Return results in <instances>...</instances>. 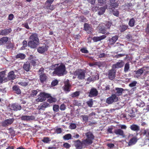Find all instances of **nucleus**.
Here are the masks:
<instances>
[{"label": "nucleus", "instance_id": "14", "mask_svg": "<svg viewBox=\"0 0 149 149\" xmlns=\"http://www.w3.org/2000/svg\"><path fill=\"white\" fill-rule=\"evenodd\" d=\"M48 47L46 45H43L40 47L38 48V52L41 54H42L47 51L48 49Z\"/></svg>", "mask_w": 149, "mask_h": 149}, {"label": "nucleus", "instance_id": "57", "mask_svg": "<svg viewBox=\"0 0 149 149\" xmlns=\"http://www.w3.org/2000/svg\"><path fill=\"white\" fill-rule=\"evenodd\" d=\"M99 4L102 5L106 3V0H98Z\"/></svg>", "mask_w": 149, "mask_h": 149}, {"label": "nucleus", "instance_id": "33", "mask_svg": "<svg viewBox=\"0 0 149 149\" xmlns=\"http://www.w3.org/2000/svg\"><path fill=\"white\" fill-rule=\"evenodd\" d=\"M107 8V6H106L105 7H101L99 8L98 10V14L99 15H102L104 14V13L105 9Z\"/></svg>", "mask_w": 149, "mask_h": 149}, {"label": "nucleus", "instance_id": "26", "mask_svg": "<svg viewBox=\"0 0 149 149\" xmlns=\"http://www.w3.org/2000/svg\"><path fill=\"white\" fill-rule=\"evenodd\" d=\"M106 36L105 35H103L102 36L98 37H94L93 40L94 42H97L103 39L106 38Z\"/></svg>", "mask_w": 149, "mask_h": 149}, {"label": "nucleus", "instance_id": "46", "mask_svg": "<svg viewBox=\"0 0 149 149\" xmlns=\"http://www.w3.org/2000/svg\"><path fill=\"white\" fill-rule=\"evenodd\" d=\"M98 57L100 58H105L107 57V54H105L104 53H101L98 54Z\"/></svg>", "mask_w": 149, "mask_h": 149}, {"label": "nucleus", "instance_id": "35", "mask_svg": "<svg viewBox=\"0 0 149 149\" xmlns=\"http://www.w3.org/2000/svg\"><path fill=\"white\" fill-rule=\"evenodd\" d=\"M135 24V19L134 18H132L130 20L128 24L129 26L131 27L134 26Z\"/></svg>", "mask_w": 149, "mask_h": 149}, {"label": "nucleus", "instance_id": "4", "mask_svg": "<svg viewBox=\"0 0 149 149\" xmlns=\"http://www.w3.org/2000/svg\"><path fill=\"white\" fill-rule=\"evenodd\" d=\"M75 146L78 149H81L83 147H86L88 146L86 142H84V139H82V141L78 140L75 141Z\"/></svg>", "mask_w": 149, "mask_h": 149}, {"label": "nucleus", "instance_id": "10", "mask_svg": "<svg viewBox=\"0 0 149 149\" xmlns=\"http://www.w3.org/2000/svg\"><path fill=\"white\" fill-rule=\"evenodd\" d=\"M13 118L7 119L1 122V124L3 126L6 127L11 124L14 121Z\"/></svg>", "mask_w": 149, "mask_h": 149}, {"label": "nucleus", "instance_id": "37", "mask_svg": "<svg viewBox=\"0 0 149 149\" xmlns=\"http://www.w3.org/2000/svg\"><path fill=\"white\" fill-rule=\"evenodd\" d=\"M25 55L23 53H19L16 56V58H20L21 59H24L25 57Z\"/></svg>", "mask_w": 149, "mask_h": 149}, {"label": "nucleus", "instance_id": "34", "mask_svg": "<svg viewBox=\"0 0 149 149\" xmlns=\"http://www.w3.org/2000/svg\"><path fill=\"white\" fill-rule=\"evenodd\" d=\"M13 89L17 94H19L21 93L20 90L17 86H14L13 87Z\"/></svg>", "mask_w": 149, "mask_h": 149}, {"label": "nucleus", "instance_id": "47", "mask_svg": "<svg viewBox=\"0 0 149 149\" xmlns=\"http://www.w3.org/2000/svg\"><path fill=\"white\" fill-rule=\"evenodd\" d=\"M143 134H144L146 135V136L148 137V140L149 142V129H147L146 130H144L143 132Z\"/></svg>", "mask_w": 149, "mask_h": 149}, {"label": "nucleus", "instance_id": "52", "mask_svg": "<svg viewBox=\"0 0 149 149\" xmlns=\"http://www.w3.org/2000/svg\"><path fill=\"white\" fill-rule=\"evenodd\" d=\"M18 84L23 86H25L28 85V82L24 81H22L18 83Z\"/></svg>", "mask_w": 149, "mask_h": 149}, {"label": "nucleus", "instance_id": "22", "mask_svg": "<svg viewBox=\"0 0 149 149\" xmlns=\"http://www.w3.org/2000/svg\"><path fill=\"white\" fill-rule=\"evenodd\" d=\"M98 29L100 33L103 34L106 33L107 28L105 27V24H103L99 25L98 26Z\"/></svg>", "mask_w": 149, "mask_h": 149}, {"label": "nucleus", "instance_id": "25", "mask_svg": "<svg viewBox=\"0 0 149 149\" xmlns=\"http://www.w3.org/2000/svg\"><path fill=\"white\" fill-rule=\"evenodd\" d=\"M29 60L31 61L30 62L33 66L36 65V61L37 60L36 57L33 55H31L29 58Z\"/></svg>", "mask_w": 149, "mask_h": 149}, {"label": "nucleus", "instance_id": "49", "mask_svg": "<svg viewBox=\"0 0 149 149\" xmlns=\"http://www.w3.org/2000/svg\"><path fill=\"white\" fill-rule=\"evenodd\" d=\"M87 103L89 107H92L93 104L92 99L89 100L87 102Z\"/></svg>", "mask_w": 149, "mask_h": 149}, {"label": "nucleus", "instance_id": "15", "mask_svg": "<svg viewBox=\"0 0 149 149\" xmlns=\"http://www.w3.org/2000/svg\"><path fill=\"white\" fill-rule=\"evenodd\" d=\"M35 117L33 116H22L21 117V119L23 120L30 121L35 119Z\"/></svg>", "mask_w": 149, "mask_h": 149}, {"label": "nucleus", "instance_id": "51", "mask_svg": "<svg viewBox=\"0 0 149 149\" xmlns=\"http://www.w3.org/2000/svg\"><path fill=\"white\" fill-rule=\"evenodd\" d=\"M81 117L82 118L83 121L85 122H86L88 120V117L86 115H82Z\"/></svg>", "mask_w": 149, "mask_h": 149}, {"label": "nucleus", "instance_id": "18", "mask_svg": "<svg viewBox=\"0 0 149 149\" xmlns=\"http://www.w3.org/2000/svg\"><path fill=\"white\" fill-rule=\"evenodd\" d=\"M39 41L38 36L36 33L33 34L29 38V41Z\"/></svg>", "mask_w": 149, "mask_h": 149}, {"label": "nucleus", "instance_id": "5", "mask_svg": "<svg viewBox=\"0 0 149 149\" xmlns=\"http://www.w3.org/2000/svg\"><path fill=\"white\" fill-rule=\"evenodd\" d=\"M44 69L43 68H40L38 71V74L40 76V79L42 83H43L47 79V77L44 73Z\"/></svg>", "mask_w": 149, "mask_h": 149}, {"label": "nucleus", "instance_id": "40", "mask_svg": "<svg viewBox=\"0 0 149 149\" xmlns=\"http://www.w3.org/2000/svg\"><path fill=\"white\" fill-rule=\"evenodd\" d=\"M128 28V26L126 25H123L120 26L119 29L121 32L125 31Z\"/></svg>", "mask_w": 149, "mask_h": 149}, {"label": "nucleus", "instance_id": "11", "mask_svg": "<svg viewBox=\"0 0 149 149\" xmlns=\"http://www.w3.org/2000/svg\"><path fill=\"white\" fill-rule=\"evenodd\" d=\"M50 106V104L47 102H45L41 104L38 107L39 110H45V108Z\"/></svg>", "mask_w": 149, "mask_h": 149}, {"label": "nucleus", "instance_id": "45", "mask_svg": "<svg viewBox=\"0 0 149 149\" xmlns=\"http://www.w3.org/2000/svg\"><path fill=\"white\" fill-rule=\"evenodd\" d=\"M79 95V91H76L75 92L72 93L70 96L73 97H77Z\"/></svg>", "mask_w": 149, "mask_h": 149}, {"label": "nucleus", "instance_id": "54", "mask_svg": "<svg viewBox=\"0 0 149 149\" xmlns=\"http://www.w3.org/2000/svg\"><path fill=\"white\" fill-rule=\"evenodd\" d=\"M53 110L56 112H57L58 111L59 106L58 105H54L53 107Z\"/></svg>", "mask_w": 149, "mask_h": 149}, {"label": "nucleus", "instance_id": "61", "mask_svg": "<svg viewBox=\"0 0 149 149\" xmlns=\"http://www.w3.org/2000/svg\"><path fill=\"white\" fill-rule=\"evenodd\" d=\"M5 72L3 71L0 72V77L1 78H5Z\"/></svg>", "mask_w": 149, "mask_h": 149}, {"label": "nucleus", "instance_id": "32", "mask_svg": "<svg viewBox=\"0 0 149 149\" xmlns=\"http://www.w3.org/2000/svg\"><path fill=\"white\" fill-rule=\"evenodd\" d=\"M130 129L133 131H137L139 130V127L138 125L133 124L130 127Z\"/></svg>", "mask_w": 149, "mask_h": 149}, {"label": "nucleus", "instance_id": "3", "mask_svg": "<svg viewBox=\"0 0 149 149\" xmlns=\"http://www.w3.org/2000/svg\"><path fill=\"white\" fill-rule=\"evenodd\" d=\"M49 96L50 95L49 94L44 92L41 93L39 95L38 97L36 99V100L37 102H42L45 101Z\"/></svg>", "mask_w": 149, "mask_h": 149}, {"label": "nucleus", "instance_id": "9", "mask_svg": "<svg viewBox=\"0 0 149 149\" xmlns=\"http://www.w3.org/2000/svg\"><path fill=\"white\" fill-rule=\"evenodd\" d=\"M9 107L11 110L15 111L20 110L22 108L21 105L17 103H14L10 105Z\"/></svg>", "mask_w": 149, "mask_h": 149}, {"label": "nucleus", "instance_id": "20", "mask_svg": "<svg viewBox=\"0 0 149 149\" xmlns=\"http://www.w3.org/2000/svg\"><path fill=\"white\" fill-rule=\"evenodd\" d=\"M137 141V139L136 137H133L130 139L128 143L127 146H132L135 144Z\"/></svg>", "mask_w": 149, "mask_h": 149}, {"label": "nucleus", "instance_id": "28", "mask_svg": "<svg viewBox=\"0 0 149 149\" xmlns=\"http://www.w3.org/2000/svg\"><path fill=\"white\" fill-rule=\"evenodd\" d=\"M23 68L26 71H29L30 69V63L28 62L25 63L24 65Z\"/></svg>", "mask_w": 149, "mask_h": 149}, {"label": "nucleus", "instance_id": "6", "mask_svg": "<svg viewBox=\"0 0 149 149\" xmlns=\"http://www.w3.org/2000/svg\"><path fill=\"white\" fill-rule=\"evenodd\" d=\"M85 71L82 70H78L74 73L75 75L77 76V78L80 79H83L85 77Z\"/></svg>", "mask_w": 149, "mask_h": 149}, {"label": "nucleus", "instance_id": "60", "mask_svg": "<svg viewBox=\"0 0 149 149\" xmlns=\"http://www.w3.org/2000/svg\"><path fill=\"white\" fill-rule=\"evenodd\" d=\"M27 46V42L26 40H24L23 42V46L22 48V49H24Z\"/></svg>", "mask_w": 149, "mask_h": 149}, {"label": "nucleus", "instance_id": "58", "mask_svg": "<svg viewBox=\"0 0 149 149\" xmlns=\"http://www.w3.org/2000/svg\"><path fill=\"white\" fill-rule=\"evenodd\" d=\"M76 127V125L74 123H71L69 126V128L71 129H74Z\"/></svg>", "mask_w": 149, "mask_h": 149}, {"label": "nucleus", "instance_id": "23", "mask_svg": "<svg viewBox=\"0 0 149 149\" xmlns=\"http://www.w3.org/2000/svg\"><path fill=\"white\" fill-rule=\"evenodd\" d=\"M16 75L14 74L13 71L10 72L8 74V79L10 80H14L15 78Z\"/></svg>", "mask_w": 149, "mask_h": 149}, {"label": "nucleus", "instance_id": "41", "mask_svg": "<svg viewBox=\"0 0 149 149\" xmlns=\"http://www.w3.org/2000/svg\"><path fill=\"white\" fill-rule=\"evenodd\" d=\"M47 98H48V99L47 101L48 102L50 103L55 102L56 101V100L55 98L52 97L50 96V95Z\"/></svg>", "mask_w": 149, "mask_h": 149}, {"label": "nucleus", "instance_id": "36", "mask_svg": "<svg viewBox=\"0 0 149 149\" xmlns=\"http://www.w3.org/2000/svg\"><path fill=\"white\" fill-rule=\"evenodd\" d=\"M127 114L128 116L131 118L134 117L135 116V114L134 112L132 109L129 110Z\"/></svg>", "mask_w": 149, "mask_h": 149}, {"label": "nucleus", "instance_id": "21", "mask_svg": "<svg viewBox=\"0 0 149 149\" xmlns=\"http://www.w3.org/2000/svg\"><path fill=\"white\" fill-rule=\"evenodd\" d=\"M116 71L114 69H112L109 71L108 76L109 79L112 80L115 77Z\"/></svg>", "mask_w": 149, "mask_h": 149}, {"label": "nucleus", "instance_id": "1", "mask_svg": "<svg viewBox=\"0 0 149 149\" xmlns=\"http://www.w3.org/2000/svg\"><path fill=\"white\" fill-rule=\"evenodd\" d=\"M66 73L65 66L62 64L56 69L53 72V75L55 76L56 74L58 76H61L66 74Z\"/></svg>", "mask_w": 149, "mask_h": 149}, {"label": "nucleus", "instance_id": "62", "mask_svg": "<svg viewBox=\"0 0 149 149\" xmlns=\"http://www.w3.org/2000/svg\"><path fill=\"white\" fill-rule=\"evenodd\" d=\"M58 81L57 80H53L52 83V85L53 86L56 85L58 83Z\"/></svg>", "mask_w": 149, "mask_h": 149}, {"label": "nucleus", "instance_id": "7", "mask_svg": "<svg viewBox=\"0 0 149 149\" xmlns=\"http://www.w3.org/2000/svg\"><path fill=\"white\" fill-rule=\"evenodd\" d=\"M147 68H142L139 69L137 71H135V73L134 74V77L135 78H138L143 73L145 74L148 73V71H146Z\"/></svg>", "mask_w": 149, "mask_h": 149}, {"label": "nucleus", "instance_id": "8", "mask_svg": "<svg viewBox=\"0 0 149 149\" xmlns=\"http://www.w3.org/2000/svg\"><path fill=\"white\" fill-rule=\"evenodd\" d=\"M118 100V97L115 94H113L111 96L108 97L106 100V103L108 104H111L113 102L117 101Z\"/></svg>", "mask_w": 149, "mask_h": 149}, {"label": "nucleus", "instance_id": "59", "mask_svg": "<svg viewBox=\"0 0 149 149\" xmlns=\"http://www.w3.org/2000/svg\"><path fill=\"white\" fill-rule=\"evenodd\" d=\"M50 141L48 137L44 138L42 140V141L46 143H48L49 141Z\"/></svg>", "mask_w": 149, "mask_h": 149}, {"label": "nucleus", "instance_id": "39", "mask_svg": "<svg viewBox=\"0 0 149 149\" xmlns=\"http://www.w3.org/2000/svg\"><path fill=\"white\" fill-rule=\"evenodd\" d=\"M98 79V76L97 75H96V76H95L94 77H89L87 79V80L88 81L91 82V81H94L96 79Z\"/></svg>", "mask_w": 149, "mask_h": 149}, {"label": "nucleus", "instance_id": "55", "mask_svg": "<svg viewBox=\"0 0 149 149\" xmlns=\"http://www.w3.org/2000/svg\"><path fill=\"white\" fill-rule=\"evenodd\" d=\"M37 91L36 90H33L32 91L31 93V97H34L37 93Z\"/></svg>", "mask_w": 149, "mask_h": 149}, {"label": "nucleus", "instance_id": "12", "mask_svg": "<svg viewBox=\"0 0 149 149\" xmlns=\"http://www.w3.org/2000/svg\"><path fill=\"white\" fill-rule=\"evenodd\" d=\"M39 44V41H29L28 45L29 47L31 48H35Z\"/></svg>", "mask_w": 149, "mask_h": 149}, {"label": "nucleus", "instance_id": "24", "mask_svg": "<svg viewBox=\"0 0 149 149\" xmlns=\"http://www.w3.org/2000/svg\"><path fill=\"white\" fill-rule=\"evenodd\" d=\"M70 87L71 85L69 83V80H67L65 82L64 90L65 91L69 92Z\"/></svg>", "mask_w": 149, "mask_h": 149}, {"label": "nucleus", "instance_id": "30", "mask_svg": "<svg viewBox=\"0 0 149 149\" xmlns=\"http://www.w3.org/2000/svg\"><path fill=\"white\" fill-rule=\"evenodd\" d=\"M8 41V38L6 37H4L0 38V45L6 44Z\"/></svg>", "mask_w": 149, "mask_h": 149}, {"label": "nucleus", "instance_id": "56", "mask_svg": "<svg viewBox=\"0 0 149 149\" xmlns=\"http://www.w3.org/2000/svg\"><path fill=\"white\" fill-rule=\"evenodd\" d=\"M111 22H108L106 24H105V27L107 28V29H109L111 26Z\"/></svg>", "mask_w": 149, "mask_h": 149}, {"label": "nucleus", "instance_id": "19", "mask_svg": "<svg viewBox=\"0 0 149 149\" xmlns=\"http://www.w3.org/2000/svg\"><path fill=\"white\" fill-rule=\"evenodd\" d=\"M124 64V62L122 61L117 62L116 64H114L113 65V68H118L123 67Z\"/></svg>", "mask_w": 149, "mask_h": 149}, {"label": "nucleus", "instance_id": "48", "mask_svg": "<svg viewBox=\"0 0 149 149\" xmlns=\"http://www.w3.org/2000/svg\"><path fill=\"white\" fill-rule=\"evenodd\" d=\"M112 13L113 14L116 16H118L119 14V11L116 9H114L112 10Z\"/></svg>", "mask_w": 149, "mask_h": 149}, {"label": "nucleus", "instance_id": "64", "mask_svg": "<svg viewBox=\"0 0 149 149\" xmlns=\"http://www.w3.org/2000/svg\"><path fill=\"white\" fill-rule=\"evenodd\" d=\"M81 51L84 53H88V51L86 48H83L81 49L80 50Z\"/></svg>", "mask_w": 149, "mask_h": 149}, {"label": "nucleus", "instance_id": "29", "mask_svg": "<svg viewBox=\"0 0 149 149\" xmlns=\"http://www.w3.org/2000/svg\"><path fill=\"white\" fill-rule=\"evenodd\" d=\"M118 38V36H115L113 37L111 39L109 40V44L110 45H112L117 40Z\"/></svg>", "mask_w": 149, "mask_h": 149}, {"label": "nucleus", "instance_id": "17", "mask_svg": "<svg viewBox=\"0 0 149 149\" xmlns=\"http://www.w3.org/2000/svg\"><path fill=\"white\" fill-rule=\"evenodd\" d=\"M84 29L88 33H90L92 31V29L91 26L87 23L84 24Z\"/></svg>", "mask_w": 149, "mask_h": 149}, {"label": "nucleus", "instance_id": "44", "mask_svg": "<svg viewBox=\"0 0 149 149\" xmlns=\"http://www.w3.org/2000/svg\"><path fill=\"white\" fill-rule=\"evenodd\" d=\"M118 6V3L116 2H113L110 3V9H112L115 8H116Z\"/></svg>", "mask_w": 149, "mask_h": 149}, {"label": "nucleus", "instance_id": "38", "mask_svg": "<svg viewBox=\"0 0 149 149\" xmlns=\"http://www.w3.org/2000/svg\"><path fill=\"white\" fill-rule=\"evenodd\" d=\"M129 70L130 64L128 63H127L125 65L124 72L125 73H127L129 71Z\"/></svg>", "mask_w": 149, "mask_h": 149}, {"label": "nucleus", "instance_id": "16", "mask_svg": "<svg viewBox=\"0 0 149 149\" xmlns=\"http://www.w3.org/2000/svg\"><path fill=\"white\" fill-rule=\"evenodd\" d=\"M98 94V92L96 89L95 88H91L89 94L90 97H93L97 96Z\"/></svg>", "mask_w": 149, "mask_h": 149}, {"label": "nucleus", "instance_id": "27", "mask_svg": "<svg viewBox=\"0 0 149 149\" xmlns=\"http://www.w3.org/2000/svg\"><path fill=\"white\" fill-rule=\"evenodd\" d=\"M11 31V29H5L1 31L0 35H1L6 36L10 33Z\"/></svg>", "mask_w": 149, "mask_h": 149}, {"label": "nucleus", "instance_id": "31", "mask_svg": "<svg viewBox=\"0 0 149 149\" xmlns=\"http://www.w3.org/2000/svg\"><path fill=\"white\" fill-rule=\"evenodd\" d=\"M116 93L115 95L118 96H120L121 95L124 90L122 88H116Z\"/></svg>", "mask_w": 149, "mask_h": 149}, {"label": "nucleus", "instance_id": "63", "mask_svg": "<svg viewBox=\"0 0 149 149\" xmlns=\"http://www.w3.org/2000/svg\"><path fill=\"white\" fill-rule=\"evenodd\" d=\"M58 64H55L54 65H53L50 66V69L52 70H56L57 68V67L58 66Z\"/></svg>", "mask_w": 149, "mask_h": 149}, {"label": "nucleus", "instance_id": "42", "mask_svg": "<svg viewBox=\"0 0 149 149\" xmlns=\"http://www.w3.org/2000/svg\"><path fill=\"white\" fill-rule=\"evenodd\" d=\"M136 104L139 107H142L144 105V103L142 101L140 100H137Z\"/></svg>", "mask_w": 149, "mask_h": 149}, {"label": "nucleus", "instance_id": "2", "mask_svg": "<svg viewBox=\"0 0 149 149\" xmlns=\"http://www.w3.org/2000/svg\"><path fill=\"white\" fill-rule=\"evenodd\" d=\"M84 134L86 136V138L83 139L84 142H86L88 146L92 144L93 143V140L94 139L95 136L91 132H88L83 134V136Z\"/></svg>", "mask_w": 149, "mask_h": 149}, {"label": "nucleus", "instance_id": "50", "mask_svg": "<svg viewBox=\"0 0 149 149\" xmlns=\"http://www.w3.org/2000/svg\"><path fill=\"white\" fill-rule=\"evenodd\" d=\"M137 83V82H136V81H134L132 82L131 83H130L129 85V86L130 87H134L135 86H136Z\"/></svg>", "mask_w": 149, "mask_h": 149}, {"label": "nucleus", "instance_id": "53", "mask_svg": "<svg viewBox=\"0 0 149 149\" xmlns=\"http://www.w3.org/2000/svg\"><path fill=\"white\" fill-rule=\"evenodd\" d=\"M103 89L105 90H108L110 89V86L107 84H105L103 86Z\"/></svg>", "mask_w": 149, "mask_h": 149}, {"label": "nucleus", "instance_id": "43", "mask_svg": "<svg viewBox=\"0 0 149 149\" xmlns=\"http://www.w3.org/2000/svg\"><path fill=\"white\" fill-rule=\"evenodd\" d=\"M71 135L70 134H68L64 136L63 138L65 140H68L71 139Z\"/></svg>", "mask_w": 149, "mask_h": 149}, {"label": "nucleus", "instance_id": "13", "mask_svg": "<svg viewBox=\"0 0 149 149\" xmlns=\"http://www.w3.org/2000/svg\"><path fill=\"white\" fill-rule=\"evenodd\" d=\"M114 132L116 135L121 136L122 138L125 137L123 131L121 129H116L114 131Z\"/></svg>", "mask_w": 149, "mask_h": 149}]
</instances>
